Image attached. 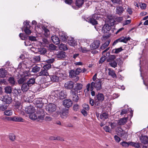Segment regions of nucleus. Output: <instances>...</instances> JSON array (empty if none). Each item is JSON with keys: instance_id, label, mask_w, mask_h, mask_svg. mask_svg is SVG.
I'll list each match as a JSON object with an SVG mask.
<instances>
[{"instance_id": "35", "label": "nucleus", "mask_w": 148, "mask_h": 148, "mask_svg": "<svg viewBox=\"0 0 148 148\" xmlns=\"http://www.w3.org/2000/svg\"><path fill=\"white\" fill-rule=\"evenodd\" d=\"M86 87L87 92H89L90 90L91 91V95L92 96H94L95 95V91H93V90H92V89H91L90 88V83H88V84H86Z\"/></svg>"}, {"instance_id": "48", "label": "nucleus", "mask_w": 148, "mask_h": 148, "mask_svg": "<svg viewBox=\"0 0 148 148\" xmlns=\"http://www.w3.org/2000/svg\"><path fill=\"white\" fill-rule=\"evenodd\" d=\"M123 50L122 48L121 47H120L118 48H116L113 49L112 52L114 53L117 54Z\"/></svg>"}, {"instance_id": "31", "label": "nucleus", "mask_w": 148, "mask_h": 148, "mask_svg": "<svg viewBox=\"0 0 148 148\" xmlns=\"http://www.w3.org/2000/svg\"><path fill=\"white\" fill-rule=\"evenodd\" d=\"M21 90L20 89H17L14 88V93L15 96H20L22 94L21 91Z\"/></svg>"}, {"instance_id": "24", "label": "nucleus", "mask_w": 148, "mask_h": 148, "mask_svg": "<svg viewBox=\"0 0 148 148\" xmlns=\"http://www.w3.org/2000/svg\"><path fill=\"white\" fill-rule=\"evenodd\" d=\"M125 134V132L121 128V127L117 128V135L118 136L122 137Z\"/></svg>"}, {"instance_id": "23", "label": "nucleus", "mask_w": 148, "mask_h": 148, "mask_svg": "<svg viewBox=\"0 0 148 148\" xmlns=\"http://www.w3.org/2000/svg\"><path fill=\"white\" fill-rule=\"evenodd\" d=\"M69 110L66 108L63 109L61 114V117L63 118H66L68 116Z\"/></svg>"}, {"instance_id": "55", "label": "nucleus", "mask_w": 148, "mask_h": 148, "mask_svg": "<svg viewBox=\"0 0 148 148\" xmlns=\"http://www.w3.org/2000/svg\"><path fill=\"white\" fill-rule=\"evenodd\" d=\"M51 66L50 64H47L44 65L43 69H42L48 70L50 69Z\"/></svg>"}, {"instance_id": "45", "label": "nucleus", "mask_w": 148, "mask_h": 148, "mask_svg": "<svg viewBox=\"0 0 148 148\" xmlns=\"http://www.w3.org/2000/svg\"><path fill=\"white\" fill-rule=\"evenodd\" d=\"M68 43L71 46H74L75 45V42L74 39L73 38H70V39L68 40Z\"/></svg>"}, {"instance_id": "10", "label": "nucleus", "mask_w": 148, "mask_h": 148, "mask_svg": "<svg viewBox=\"0 0 148 148\" xmlns=\"http://www.w3.org/2000/svg\"><path fill=\"white\" fill-rule=\"evenodd\" d=\"M74 82L70 81H67L64 84V87L66 89H72L74 86Z\"/></svg>"}, {"instance_id": "34", "label": "nucleus", "mask_w": 148, "mask_h": 148, "mask_svg": "<svg viewBox=\"0 0 148 148\" xmlns=\"http://www.w3.org/2000/svg\"><path fill=\"white\" fill-rule=\"evenodd\" d=\"M12 90L11 87L7 86L4 88V92L6 94H10L12 93Z\"/></svg>"}, {"instance_id": "38", "label": "nucleus", "mask_w": 148, "mask_h": 148, "mask_svg": "<svg viewBox=\"0 0 148 148\" xmlns=\"http://www.w3.org/2000/svg\"><path fill=\"white\" fill-rule=\"evenodd\" d=\"M84 2V0H76L75 4L78 8H80L82 6Z\"/></svg>"}, {"instance_id": "49", "label": "nucleus", "mask_w": 148, "mask_h": 148, "mask_svg": "<svg viewBox=\"0 0 148 148\" xmlns=\"http://www.w3.org/2000/svg\"><path fill=\"white\" fill-rule=\"evenodd\" d=\"M13 114L12 111L11 110H7L4 111V114L6 116H11Z\"/></svg>"}, {"instance_id": "7", "label": "nucleus", "mask_w": 148, "mask_h": 148, "mask_svg": "<svg viewBox=\"0 0 148 148\" xmlns=\"http://www.w3.org/2000/svg\"><path fill=\"white\" fill-rule=\"evenodd\" d=\"M21 77L17 81L19 85H21L24 84L28 79L29 75L26 73H24L23 75H21Z\"/></svg>"}, {"instance_id": "62", "label": "nucleus", "mask_w": 148, "mask_h": 148, "mask_svg": "<svg viewBox=\"0 0 148 148\" xmlns=\"http://www.w3.org/2000/svg\"><path fill=\"white\" fill-rule=\"evenodd\" d=\"M57 48L56 45L53 44H51L49 45V49L52 50H56Z\"/></svg>"}, {"instance_id": "3", "label": "nucleus", "mask_w": 148, "mask_h": 148, "mask_svg": "<svg viewBox=\"0 0 148 148\" xmlns=\"http://www.w3.org/2000/svg\"><path fill=\"white\" fill-rule=\"evenodd\" d=\"M54 97L57 98V99H65L67 96L66 92L64 91H56L55 92Z\"/></svg>"}, {"instance_id": "21", "label": "nucleus", "mask_w": 148, "mask_h": 148, "mask_svg": "<svg viewBox=\"0 0 148 148\" xmlns=\"http://www.w3.org/2000/svg\"><path fill=\"white\" fill-rule=\"evenodd\" d=\"M38 76H46L49 75V73L47 72V70H45V69H42L41 70L40 72L38 73Z\"/></svg>"}, {"instance_id": "54", "label": "nucleus", "mask_w": 148, "mask_h": 148, "mask_svg": "<svg viewBox=\"0 0 148 148\" xmlns=\"http://www.w3.org/2000/svg\"><path fill=\"white\" fill-rule=\"evenodd\" d=\"M108 21L110 22V25H114V23L115 22L114 19L112 18L111 16H108Z\"/></svg>"}, {"instance_id": "46", "label": "nucleus", "mask_w": 148, "mask_h": 148, "mask_svg": "<svg viewBox=\"0 0 148 148\" xmlns=\"http://www.w3.org/2000/svg\"><path fill=\"white\" fill-rule=\"evenodd\" d=\"M108 115L106 112H104L101 114L100 116V118L101 119H105L108 118Z\"/></svg>"}, {"instance_id": "36", "label": "nucleus", "mask_w": 148, "mask_h": 148, "mask_svg": "<svg viewBox=\"0 0 148 148\" xmlns=\"http://www.w3.org/2000/svg\"><path fill=\"white\" fill-rule=\"evenodd\" d=\"M108 70L109 71L108 72V75L112 77L113 78H116V75L114 73V71L110 69H108Z\"/></svg>"}, {"instance_id": "18", "label": "nucleus", "mask_w": 148, "mask_h": 148, "mask_svg": "<svg viewBox=\"0 0 148 148\" xmlns=\"http://www.w3.org/2000/svg\"><path fill=\"white\" fill-rule=\"evenodd\" d=\"M60 75L59 73H57L56 75H54L51 76L50 77V79L52 81L57 82L58 81L59 78H60Z\"/></svg>"}, {"instance_id": "42", "label": "nucleus", "mask_w": 148, "mask_h": 148, "mask_svg": "<svg viewBox=\"0 0 148 148\" xmlns=\"http://www.w3.org/2000/svg\"><path fill=\"white\" fill-rule=\"evenodd\" d=\"M35 79L34 78H30L27 81V82H25L24 83H27L28 85H30V86H31V85L35 83Z\"/></svg>"}, {"instance_id": "17", "label": "nucleus", "mask_w": 148, "mask_h": 148, "mask_svg": "<svg viewBox=\"0 0 148 148\" xmlns=\"http://www.w3.org/2000/svg\"><path fill=\"white\" fill-rule=\"evenodd\" d=\"M42 104L38 105L37 106L38 108L36 110L37 115H45L44 110L42 108Z\"/></svg>"}, {"instance_id": "13", "label": "nucleus", "mask_w": 148, "mask_h": 148, "mask_svg": "<svg viewBox=\"0 0 148 148\" xmlns=\"http://www.w3.org/2000/svg\"><path fill=\"white\" fill-rule=\"evenodd\" d=\"M71 96L72 97L73 100L74 101L77 102L78 101L79 97L78 95L76 93L75 91H73V90H71L70 91Z\"/></svg>"}, {"instance_id": "60", "label": "nucleus", "mask_w": 148, "mask_h": 148, "mask_svg": "<svg viewBox=\"0 0 148 148\" xmlns=\"http://www.w3.org/2000/svg\"><path fill=\"white\" fill-rule=\"evenodd\" d=\"M9 138L12 141H14L15 139V136L13 134H10L9 136Z\"/></svg>"}, {"instance_id": "29", "label": "nucleus", "mask_w": 148, "mask_h": 148, "mask_svg": "<svg viewBox=\"0 0 148 148\" xmlns=\"http://www.w3.org/2000/svg\"><path fill=\"white\" fill-rule=\"evenodd\" d=\"M13 121L20 122H24V120L21 117L14 116L13 117Z\"/></svg>"}, {"instance_id": "33", "label": "nucleus", "mask_w": 148, "mask_h": 148, "mask_svg": "<svg viewBox=\"0 0 148 148\" xmlns=\"http://www.w3.org/2000/svg\"><path fill=\"white\" fill-rule=\"evenodd\" d=\"M110 39H109L106 41V42H104L103 44L100 47V49L102 50H103L106 48L110 44Z\"/></svg>"}, {"instance_id": "52", "label": "nucleus", "mask_w": 148, "mask_h": 148, "mask_svg": "<svg viewBox=\"0 0 148 148\" xmlns=\"http://www.w3.org/2000/svg\"><path fill=\"white\" fill-rule=\"evenodd\" d=\"M30 22L28 21H26V22H24V26L23 28H22V30L24 28H31V26L29 25Z\"/></svg>"}, {"instance_id": "28", "label": "nucleus", "mask_w": 148, "mask_h": 148, "mask_svg": "<svg viewBox=\"0 0 148 148\" xmlns=\"http://www.w3.org/2000/svg\"><path fill=\"white\" fill-rule=\"evenodd\" d=\"M38 52L39 54L44 55L46 53L47 50L46 48L43 47H40L38 49Z\"/></svg>"}, {"instance_id": "56", "label": "nucleus", "mask_w": 148, "mask_h": 148, "mask_svg": "<svg viewBox=\"0 0 148 148\" xmlns=\"http://www.w3.org/2000/svg\"><path fill=\"white\" fill-rule=\"evenodd\" d=\"M40 56H34L33 58V60L35 63L37 62L40 61Z\"/></svg>"}, {"instance_id": "8", "label": "nucleus", "mask_w": 148, "mask_h": 148, "mask_svg": "<svg viewBox=\"0 0 148 148\" xmlns=\"http://www.w3.org/2000/svg\"><path fill=\"white\" fill-rule=\"evenodd\" d=\"M100 45V41L99 40H95L90 45L91 49L95 50L98 48Z\"/></svg>"}, {"instance_id": "32", "label": "nucleus", "mask_w": 148, "mask_h": 148, "mask_svg": "<svg viewBox=\"0 0 148 148\" xmlns=\"http://www.w3.org/2000/svg\"><path fill=\"white\" fill-rule=\"evenodd\" d=\"M82 85L81 83H77L75 85V86L74 89L71 90H73L75 92L76 90H80L82 88Z\"/></svg>"}, {"instance_id": "4", "label": "nucleus", "mask_w": 148, "mask_h": 148, "mask_svg": "<svg viewBox=\"0 0 148 148\" xmlns=\"http://www.w3.org/2000/svg\"><path fill=\"white\" fill-rule=\"evenodd\" d=\"M131 39V37H127V36H122L114 40L113 43L112 45H115L117 43L119 42H123L124 43H126L128 41H130Z\"/></svg>"}, {"instance_id": "6", "label": "nucleus", "mask_w": 148, "mask_h": 148, "mask_svg": "<svg viewBox=\"0 0 148 148\" xmlns=\"http://www.w3.org/2000/svg\"><path fill=\"white\" fill-rule=\"evenodd\" d=\"M94 99L95 100L96 105H97V101L102 103L104 100V96L103 94L100 92H98L96 94V96L94 97Z\"/></svg>"}, {"instance_id": "20", "label": "nucleus", "mask_w": 148, "mask_h": 148, "mask_svg": "<svg viewBox=\"0 0 148 148\" xmlns=\"http://www.w3.org/2000/svg\"><path fill=\"white\" fill-rule=\"evenodd\" d=\"M124 11V9L122 6H117L116 7V14L119 15H121Z\"/></svg>"}, {"instance_id": "58", "label": "nucleus", "mask_w": 148, "mask_h": 148, "mask_svg": "<svg viewBox=\"0 0 148 148\" xmlns=\"http://www.w3.org/2000/svg\"><path fill=\"white\" fill-rule=\"evenodd\" d=\"M8 106L3 104H0V110L2 111H5L7 109Z\"/></svg>"}, {"instance_id": "51", "label": "nucleus", "mask_w": 148, "mask_h": 148, "mask_svg": "<svg viewBox=\"0 0 148 148\" xmlns=\"http://www.w3.org/2000/svg\"><path fill=\"white\" fill-rule=\"evenodd\" d=\"M29 117L32 120H36L37 118V115L34 113L29 114Z\"/></svg>"}, {"instance_id": "47", "label": "nucleus", "mask_w": 148, "mask_h": 148, "mask_svg": "<svg viewBox=\"0 0 148 148\" xmlns=\"http://www.w3.org/2000/svg\"><path fill=\"white\" fill-rule=\"evenodd\" d=\"M130 142H127L123 141L121 142L120 144L124 147H127L130 145Z\"/></svg>"}, {"instance_id": "37", "label": "nucleus", "mask_w": 148, "mask_h": 148, "mask_svg": "<svg viewBox=\"0 0 148 148\" xmlns=\"http://www.w3.org/2000/svg\"><path fill=\"white\" fill-rule=\"evenodd\" d=\"M6 70L5 69H0V77L4 78L6 77Z\"/></svg>"}, {"instance_id": "59", "label": "nucleus", "mask_w": 148, "mask_h": 148, "mask_svg": "<svg viewBox=\"0 0 148 148\" xmlns=\"http://www.w3.org/2000/svg\"><path fill=\"white\" fill-rule=\"evenodd\" d=\"M106 56L104 55L101 58L99 61V64L102 63L106 59Z\"/></svg>"}, {"instance_id": "15", "label": "nucleus", "mask_w": 148, "mask_h": 148, "mask_svg": "<svg viewBox=\"0 0 148 148\" xmlns=\"http://www.w3.org/2000/svg\"><path fill=\"white\" fill-rule=\"evenodd\" d=\"M95 16H96V15L94 16H94H93L91 17H89L88 18H87V21L93 25H95L97 24V21H96V19L95 18Z\"/></svg>"}, {"instance_id": "2", "label": "nucleus", "mask_w": 148, "mask_h": 148, "mask_svg": "<svg viewBox=\"0 0 148 148\" xmlns=\"http://www.w3.org/2000/svg\"><path fill=\"white\" fill-rule=\"evenodd\" d=\"M0 100L3 101L6 105H9L12 103V98L11 95L6 94L4 95L0 96Z\"/></svg>"}, {"instance_id": "16", "label": "nucleus", "mask_w": 148, "mask_h": 148, "mask_svg": "<svg viewBox=\"0 0 148 148\" xmlns=\"http://www.w3.org/2000/svg\"><path fill=\"white\" fill-rule=\"evenodd\" d=\"M111 27L108 24H105L103 25L102 29H101L102 33H107L110 31Z\"/></svg>"}, {"instance_id": "25", "label": "nucleus", "mask_w": 148, "mask_h": 148, "mask_svg": "<svg viewBox=\"0 0 148 148\" xmlns=\"http://www.w3.org/2000/svg\"><path fill=\"white\" fill-rule=\"evenodd\" d=\"M51 39L53 43L56 45H58L60 42V40L59 38L56 36H51Z\"/></svg>"}, {"instance_id": "19", "label": "nucleus", "mask_w": 148, "mask_h": 148, "mask_svg": "<svg viewBox=\"0 0 148 148\" xmlns=\"http://www.w3.org/2000/svg\"><path fill=\"white\" fill-rule=\"evenodd\" d=\"M128 120V118L127 117H124L122 118H121L118 121V124L119 125H124L127 122Z\"/></svg>"}, {"instance_id": "40", "label": "nucleus", "mask_w": 148, "mask_h": 148, "mask_svg": "<svg viewBox=\"0 0 148 148\" xmlns=\"http://www.w3.org/2000/svg\"><path fill=\"white\" fill-rule=\"evenodd\" d=\"M40 69V68L37 66H35L32 68L31 72L36 73L38 72Z\"/></svg>"}, {"instance_id": "1", "label": "nucleus", "mask_w": 148, "mask_h": 148, "mask_svg": "<svg viewBox=\"0 0 148 148\" xmlns=\"http://www.w3.org/2000/svg\"><path fill=\"white\" fill-rule=\"evenodd\" d=\"M102 79H98L96 80L95 82H92L90 84V88L92 90H93L94 88H96L97 91L100 90L101 89V86L102 85Z\"/></svg>"}, {"instance_id": "27", "label": "nucleus", "mask_w": 148, "mask_h": 148, "mask_svg": "<svg viewBox=\"0 0 148 148\" xmlns=\"http://www.w3.org/2000/svg\"><path fill=\"white\" fill-rule=\"evenodd\" d=\"M59 36L60 39H61L63 42H66L67 41V36L65 34L62 33V32H60L59 33Z\"/></svg>"}, {"instance_id": "43", "label": "nucleus", "mask_w": 148, "mask_h": 148, "mask_svg": "<svg viewBox=\"0 0 148 148\" xmlns=\"http://www.w3.org/2000/svg\"><path fill=\"white\" fill-rule=\"evenodd\" d=\"M130 145L136 148H139L140 147V143H135L132 142H130Z\"/></svg>"}, {"instance_id": "11", "label": "nucleus", "mask_w": 148, "mask_h": 148, "mask_svg": "<svg viewBox=\"0 0 148 148\" xmlns=\"http://www.w3.org/2000/svg\"><path fill=\"white\" fill-rule=\"evenodd\" d=\"M21 86V90L23 92L25 93L26 92L28 91V90L29 89V87L31 86L27 83H24Z\"/></svg>"}, {"instance_id": "22", "label": "nucleus", "mask_w": 148, "mask_h": 148, "mask_svg": "<svg viewBox=\"0 0 148 148\" xmlns=\"http://www.w3.org/2000/svg\"><path fill=\"white\" fill-rule=\"evenodd\" d=\"M58 58L62 59L66 57V53L64 51H59L56 55Z\"/></svg>"}, {"instance_id": "26", "label": "nucleus", "mask_w": 148, "mask_h": 148, "mask_svg": "<svg viewBox=\"0 0 148 148\" xmlns=\"http://www.w3.org/2000/svg\"><path fill=\"white\" fill-rule=\"evenodd\" d=\"M140 139L142 143L144 144H147L148 143V137L147 136H142L140 137Z\"/></svg>"}, {"instance_id": "5", "label": "nucleus", "mask_w": 148, "mask_h": 148, "mask_svg": "<svg viewBox=\"0 0 148 148\" xmlns=\"http://www.w3.org/2000/svg\"><path fill=\"white\" fill-rule=\"evenodd\" d=\"M56 107L55 105L53 103H50L47 104L46 106V110L49 113L52 114L56 111Z\"/></svg>"}, {"instance_id": "64", "label": "nucleus", "mask_w": 148, "mask_h": 148, "mask_svg": "<svg viewBox=\"0 0 148 148\" xmlns=\"http://www.w3.org/2000/svg\"><path fill=\"white\" fill-rule=\"evenodd\" d=\"M19 36L21 40H25L27 39V37L25 36V35H24L22 33H21L19 34Z\"/></svg>"}, {"instance_id": "61", "label": "nucleus", "mask_w": 148, "mask_h": 148, "mask_svg": "<svg viewBox=\"0 0 148 148\" xmlns=\"http://www.w3.org/2000/svg\"><path fill=\"white\" fill-rule=\"evenodd\" d=\"M45 115H37V118L36 120L38 121H39L43 120L44 116Z\"/></svg>"}, {"instance_id": "53", "label": "nucleus", "mask_w": 148, "mask_h": 148, "mask_svg": "<svg viewBox=\"0 0 148 148\" xmlns=\"http://www.w3.org/2000/svg\"><path fill=\"white\" fill-rule=\"evenodd\" d=\"M24 30L25 33L27 34L28 35H29L31 34V30L30 29L31 28H29L28 27H24Z\"/></svg>"}, {"instance_id": "9", "label": "nucleus", "mask_w": 148, "mask_h": 148, "mask_svg": "<svg viewBox=\"0 0 148 148\" xmlns=\"http://www.w3.org/2000/svg\"><path fill=\"white\" fill-rule=\"evenodd\" d=\"M63 105L65 107L69 108L72 106L73 102L71 99H66L63 101Z\"/></svg>"}, {"instance_id": "63", "label": "nucleus", "mask_w": 148, "mask_h": 148, "mask_svg": "<svg viewBox=\"0 0 148 148\" xmlns=\"http://www.w3.org/2000/svg\"><path fill=\"white\" fill-rule=\"evenodd\" d=\"M43 30L44 32V34L46 36H48L49 34V29L45 27H44V28L43 29Z\"/></svg>"}, {"instance_id": "41", "label": "nucleus", "mask_w": 148, "mask_h": 148, "mask_svg": "<svg viewBox=\"0 0 148 148\" xmlns=\"http://www.w3.org/2000/svg\"><path fill=\"white\" fill-rule=\"evenodd\" d=\"M59 48L61 50L66 51L68 49L67 46L64 44H61L59 45Z\"/></svg>"}, {"instance_id": "14", "label": "nucleus", "mask_w": 148, "mask_h": 148, "mask_svg": "<svg viewBox=\"0 0 148 148\" xmlns=\"http://www.w3.org/2000/svg\"><path fill=\"white\" fill-rule=\"evenodd\" d=\"M110 53L109 52L106 53V57H107L108 58L107 61L108 62H112L114 61V60L116 58V57L114 55H110Z\"/></svg>"}, {"instance_id": "57", "label": "nucleus", "mask_w": 148, "mask_h": 148, "mask_svg": "<svg viewBox=\"0 0 148 148\" xmlns=\"http://www.w3.org/2000/svg\"><path fill=\"white\" fill-rule=\"evenodd\" d=\"M111 62L109 63V65L112 67L115 68L117 66V63L115 61H111Z\"/></svg>"}, {"instance_id": "44", "label": "nucleus", "mask_w": 148, "mask_h": 148, "mask_svg": "<svg viewBox=\"0 0 148 148\" xmlns=\"http://www.w3.org/2000/svg\"><path fill=\"white\" fill-rule=\"evenodd\" d=\"M78 75H77V73H76L75 71L74 70H71L69 72V76L71 78L75 77L76 76Z\"/></svg>"}, {"instance_id": "12", "label": "nucleus", "mask_w": 148, "mask_h": 148, "mask_svg": "<svg viewBox=\"0 0 148 148\" xmlns=\"http://www.w3.org/2000/svg\"><path fill=\"white\" fill-rule=\"evenodd\" d=\"M25 112L27 114H33L35 112V109L33 106L30 105L25 108Z\"/></svg>"}, {"instance_id": "50", "label": "nucleus", "mask_w": 148, "mask_h": 148, "mask_svg": "<svg viewBox=\"0 0 148 148\" xmlns=\"http://www.w3.org/2000/svg\"><path fill=\"white\" fill-rule=\"evenodd\" d=\"M35 101L37 106H39L40 104H42V106H43V104L42 103V100L41 98H39L35 99Z\"/></svg>"}, {"instance_id": "39", "label": "nucleus", "mask_w": 148, "mask_h": 148, "mask_svg": "<svg viewBox=\"0 0 148 148\" xmlns=\"http://www.w3.org/2000/svg\"><path fill=\"white\" fill-rule=\"evenodd\" d=\"M89 103H90L91 105L92 106H93L94 105H95V106H99L100 105V102L97 101L98 105H97L96 104L95 100L94 99V100H93V99L91 98H90L89 99Z\"/></svg>"}, {"instance_id": "30", "label": "nucleus", "mask_w": 148, "mask_h": 148, "mask_svg": "<svg viewBox=\"0 0 148 148\" xmlns=\"http://www.w3.org/2000/svg\"><path fill=\"white\" fill-rule=\"evenodd\" d=\"M8 81L9 84L11 86H13L16 84V83L14 80V78L13 77H10L9 78Z\"/></svg>"}]
</instances>
